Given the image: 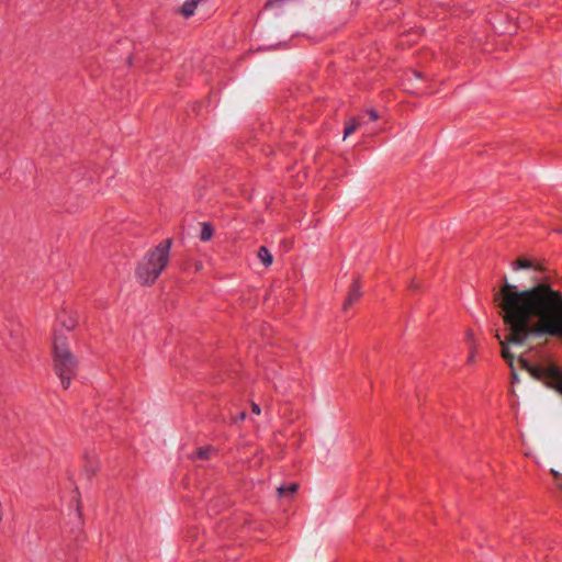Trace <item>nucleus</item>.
I'll use <instances>...</instances> for the list:
<instances>
[{"instance_id":"f257e3e1","label":"nucleus","mask_w":562,"mask_h":562,"mask_svg":"<svg viewBox=\"0 0 562 562\" xmlns=\"http://www.w3.org/2000/svg\"><path fill=\"white\" fill-rule=\"evenodd\" d=\"M495 302L509 330L508 342L520 346L529 338L544 336L562 339V293L549 283L519 290L505 277L503 286L495 294ZM520 362L533 378L544 381L562 395V370L559 367L552 363L532 366L525 359Z\"/></svg>"},{"instance_id":"f03ea898","label":"nucleus","mask_w":562,"mask_h":562,"mask_svg":"<svg viewBox=\"0 0 562 562\" xmlns=\"http://www.w3.org/2000/svg\"><path fill=\"white\" fill-rule=\"evenodd\" d=\"M171 246V238L160 241L149 249L137 263L136 277L142 284L150 285L156 282L169 262Z\"/></svg>"},{"instance_id":"7ed1b4c3","label":"nucleus","mask_w":562,"mask_h":562,"mask_svg":"<svg viewBox=\"0 0 562 562\" xmlns=\"http://www.w3.org/2000/svg\"><path fill=\"white\" fill-rule=\"evenodd\" d=\"M53 352L55 373L60 379L61 385L68 389L71 379L76 375L78 362L76 357L70 352L64 336L55 334Z\"/></svg>"},{"instance_id":"20e7f679","label":"nucleus","mask_w":562,"mask_h":562,"mask_svg":"<svg viewBox=\"0 0 562 562\" xmlns=\"http://www.w3.org/2000/svg\"><path fill=\"white\" fill-rule=\"evenodd\" d=\"M362 295V292H361V288H360V283L358 280H355L350 290H349V293L344 302V310H348L355 302H357L360 296Z\"/></svg>"},{"instance_id":"39448f33","label":"nucleus","mask_w":562,"mask_h":562,"mask_svg":"<svg viewBox=\"0 0 562 562\" xmlns=\"http://www.w3.org/2000/svg\"><path fill=\"white\" fill-rule=\"evenodd\" d=\"M200 0H187L182 7H181V10L180 12L186 16V18H189L191 15H193L198 4H199Z\"/></svg>"},{"instance_id":"423d86ee","label":"nucleus","mask_w":562,"mask_h":562,"mask_svg":"<svg viewBox=\"0 0 562 562\" xmlns=\"http://www.w3.org/2000/svg\"><path fill=\"white\" fill-rule=\"evenodd\" d=\"M258 258L261 260L265 267H269L272 265V255L269 249L265 246L259 247L258 249Z\"/></svg>"},{"instance_id":"0eeeda50","label":"nucleus","mask_w":562,"mask_h":562,"mask_svg":"<svg viewBox=\"0 0 562 562\" xmlns=\"http://www.w3.org/2000/svg\"><path fill=\"white\" fill-rule=\"evenodd\" d=\"M213 233H214V231L210 223H206V222L202 223V228L200 232V239L202 241H209L212 238Z\"/></svg>"},{"instance_id":"6e6552de","label":"nucleus","mask_w":562,"mask_h":562,"mask_svg":"<svg viewBox=\"0 0 562 562\" xmlns=\"http://www.w3.org/2000/svg\"><path fill=\"white\" fill-rule=\"evenodd\" d=\"M359 123L356 119H350L347 123H346V126H345V132H344V138L348 137L349 135H351L358 127Z\"/></svg>"},{"instance_id":"1a4fd4ad","label":"nucleus","mask_w":562,"mask_h":562,"mask_svg":"<svg viewBox=\"0 0 562 562\" xmlns=\"http://www.w3.org/2000/svg\"><path fill=\"white\" fill-rule=\"evenodd\" d=\"M297 490V484L296 483H291L289 484L288 486H279L278 487V493L280 496H284V495H292L293 493H295Z\"/></svg>"},{"instance_id":"9d476101","label":"nucleus","mask_w":562,"mask_h":562,"mask_svg":"<svg viewBox=\"0 0 562 562\" xmlns=\"http://www.w3.org/2000/svg\"><path fill=\"white\" fill-rule=\"evenodd\" d=\"M212 453H214V449L212 447H202L196 450V457L199 459H209Z\"/></svg>"},{"instance_id":"9b49d317","label":"nucleus","mask_w":562,"mask_h":562,"mask_svg":"<svg viewBox=\"0 0 562 562\" xmlns=\"http://www.w3.org/2000/svg\"><path fill=\"white\" fill-rule=\"evenodd\" d=\"M501 344H502V357H503L506 361H508V363H509L510 366H513V359H514V357H513V355L510 353L508 346H507L504 341H502Z\"/></svg>"},{"instance_id":"f8f14e48","label":"nucleus","mask_w":562,"mask_h":562,"mask_svg":"<svg viewBox=\"0 0 562 562\" xmlns=\"http://www.w3.org/2000/svg\"><path fill=\"white\" fill-rule=\"evenodd\" d=\"M531 267V262L527 259H519L515 266L513 267L514 270L518 269H528Z\"/></svg>"},{"instance_id":"ddd939ff","label":"nucleus","mask_w":562,"mask_h":562,"mask_svg":"<svg viewBox=\"0 0 562 562\" xmlns=\"http://www.w3.org/2000/svg\"><path fill=\"white\" fill-rule=\"evenodd\" d=\"M61 324L67 330H71L76 326V321L69 317L67 321H61Z\"/></svg>"},{"instance_id":"4468645a","label":"nucleus","mask_w":562,"mask_h":562,"mask_svg":"<svg viewBox=\"0 0 562 562\" xmlns=\"http://www.w3.org/2000/svg\"><path fill=\"white\" fill-rule=\"evenodd\" d=\"M367 114L369 116V120L372 121V122L376 121L378 117H379V115H378V113H376V111L374 109L367 110Z\"/></svg>"},{"instance_id":"2eb2a0df","label":"nucleus","mask_w":562,"mask_h":562,"mask_svg":"<svg viewBox=\"0 0 562 562\" xmlns=\"http://www.w3.org/2000/svg\"><path fill=\"white\" fill-rule=\"evenodd\" d=\"M552 473L555 475L557 477V486L562 490V475L560 476L559 473L554 470H552Z\"/></svg>"},{"instance_id":"dca6fc26","label":"nucleus","mask_w":562,"mask_h":562,"mask_svg":"<svg viewBox=\"0 0 562 562\" xmlns=\"http://www.w3.org/2000/svg\"><path fill=\"white\" fill-rule=\"evenodd\" d=\"M251 409H252V413L256 414V415H259L261 409H260V406L256 403H252L251 405Z\"/></svg>"},{"instance_id":"f3484780","label":"nucleus","mask_w":562,"mask_h":562,"mask_svg":"<svg viewBox=\"0 0 562 562\" xmlns=\"http://www.w3.org/2000/svg\"><path fill=\"white\" fill-rule=\"evenodd\" d=\"M474 358H475V355L474 352L472 351L469 356V359H468V362L472 363L474 361Z\"/></svg>"},{"instance_id":"a211bd4d","label":"nucleus","mask_w":562,"mask_h":562,"mask_svg":"<svg viewBox=\"0 0 562 562\" xmlns=\"http://www.w3.org/2000/svg\"><path fill=\"white\" fill-rule=\"evenodd\" d=\"M245 416H246V414H245L244 412H241V413L239 414V416H238V419H239V420H243V419H245Z\"/></svg>"},{"instance_id":"6ab92c4d","label":"nucleus","mask_w":562,"mask_h":562,"mask_svg":"<svg viewBox=\"0 0 562 562\" xmlns=\"http://www.w3.org/2000/svg\"><path fill=\"white\" fill-rule=\"evenodd\" d=\"M414 75H415V77H417V78H419V77H420V75H419L418 72H416V71L414 72Z\"/></svg>"}]
</instances>
